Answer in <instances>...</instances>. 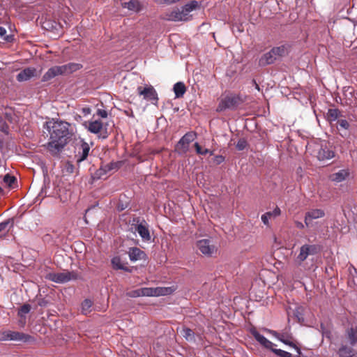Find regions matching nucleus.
Returning <instances> with one entry per match:
<instances>
[{"mask_svg": "<svg viewBox=\"0 0 357 357\" xmlns=\"http://www.w3.org/2000/svg\"><path fill=\"white\" fill-rule=\"evenodd\" d=\"M90 149V146L87 142L84 140H81L79 142L76 147L75 157L77 162H81L86 159L89 155Z\"/></svg>", "mask_w": 357, "mask_h": 357, "instance_id": "nucleus-8", "label": "nucleus"}, {"mask_svg": "<svg viewBox=\"0 0 357 357\" xmlns=\"http://www.w3.org/2000/svg\"><path fill=\"white\" fill-rule=\"evenodd\" d=\"M338 123H339V126L340 128H342V129H344V130H348L349 128V122L345 120V119H341L338 121Z\"/></svg>", "mask_w": 357, "mask_h": 357, "instance_id": "nucleus-43", "label": "nucleus"}, {"mask_svg": "<svg viewBox=\"0 0 357 357\" xmlns=\"http://www.w3.org/2000/svg\"><path fill=\"white\" fill-rule=\"evenodd\" d=\"M325 215V212L322 209H312L307 211L305 215V224L307 227L314 226V220L323 218Z\"/></svg>", "mask_w": 357, "mask_h": 357, "instance_id": "nucleus-10", "label": "nucleus"}, {"mask_svg": "<svg viewBox=\"0 0 357 357\" xmlns=\"http://www.w3.org/2000/svg\"><path fill=\"white\" fill-rule=\"evenodd\" d=\"M351 268L354 269V271L356 272V268H354V266H351Z\"/></svg>", "mask_w": 357, "mask_h": 357, "instance_id": "nucleus-57", "label": "nucleus"}, {"mask_svg": "<svg viewBox=\"0 0 357 357\" xmlns=\"http://www.w3.org/2000/svg\"><path fill=\"white\" fill-rule=\"evenodd\" d=\"M92 307V301L89 299H86L82 304V310L83 313L86 314L90 308Z\"/></svg>", "mask_w": 357, "mask_h": 357, "instance_id": "nucleus-36", "label": "nucleus"}, {"mask_svg": "<svg viewBox=\"0 0 357 357\" xmlns=\"http://www.w3.org/2000/svg\"><path fill=\"white\" fill-rule=\"evenodd\" d=\"M102 123L100 121H92L88 123L87 129L89 132L98 134L102 129Z\"/></svg>", "mask_w": 357, "mask_h": 357, "instance_id": "nucleus-24", "label": "nucleus"}, {"mask_svg": "<svg viewBox=\"0 0 357 357\" xmlns=\"http://www.w3.org/2000/svg\"><path fill=\"white\" fill-rule=\"evenodd\" d=\"M335 156L334 151L326 146L321 147L318 152L317 158L319 160H325L333 158Z\"/></svg>", "mask_w": 357, "mask_h": 357, "instance_id": "nucleus-21", "label": "nucleus"}, {"mask_svg": "<svg viewBox=\"0 0 357 357\" xmlns=\"http://www.w3.org/2000/svg\"><path fill=\"white\" fill-rule=\"evenodd\" d=\"M199 6L197 1H192L185 6L171 11L167 15V19L171 21H188L190 20V13L195 10Z\"/></svg>", "mask_w": 357, "mask_h": 357, "instance_id": "nucleus-2", "label": "nucleus"}, {"mask_svg": "<svg viewBox=\"0 0 357 357\" xmlns=\"http://www.w3.org/2000/svg\"><path fill=\"white\" fill-rule=\"evenodd\" d=\"M280 209L278 207H276L273 211L267 212L268 213H270V217L275 218L280 214Z\"/></svg>", "mask_w": 357, "mask_h": 357, "instance_id": "nucleus-45", "label": "nucleus"}, {"mask_svg": "<svg viewBox=\"0 0 357 357\" xmlns=\"http://www.w3.org/2000/svg\"><path fill=\"white\" fill-rule=\"evenodd\" d=\"M272 351L280 357H291V353L282 349H273Z\"/></svg>", "mask_w": 357, "mask_h": 357, "instance_id": "nucleus-37", "label": "nucleus"}, {"mask_svg": "<svg viewBox=\"0 0 357 357\" xmlns=\"http://www.w3.org/2000/svg\"><path fill=\"white\" fill-rule=\"evenodd\" d=\"M172 0H155V2L158 4H172Z\"/></svg>", "mask_w": 357, "mask_h": 357, "instance_id": "nucleus-47", "label": "nucleus"}, {"mask_svg": "<svg viewBox=\"0 0 357 357\" xmlns=\"http://www.w3.org/2000/svg\"><path fill=\"white\" fill-rule=\"evenodd\" d=\"M195 148L196 152L199 155H206L207 153H209L211 155H212L213 154V151H210L208 149H202L197 142L195 144Z\"/></svg>", "mask_w": 357, "mask_h": 357, "instance_id": "nucleus-35", "label": "nucleus"}, {"mask_svg": "<svg viewBox=\"0 0 357 357\" xmlns=\"http://www.w3.org/2000/svg\"><path fill=\"white\" fill-rule=\"evenodd\" d=\"M176 98L182 97L186 91V88L183 82H178L174 85L173 88Z\"/></svg>", "mask_w": 357, "mask_h": 357, "instance_id": "nucleus-27", "label": "nucleus"}, {"mask_svg": "<svg viewBox=\"0 0 357 357\" xmlns=\"http://www.w3.org/2000/svg\"><path fill=\"white\" fill-rule=\"evenodd\" d=\"M82 112L84 115H87L91 113V109L89 108H83Z\"/></svg>", "mask_w": 357, "mask_h": 357, "instance_id": "nucleus-50", "label": "nucleus"}, {"mask_svg": "<svg viewBox=\"0 0 357 357\" xmlns=\"http://www.w3.org/2000/svg\"><path fill=\"white\" fill-rule=\"evenodd\" d=\"M180 330L181 334L182 336L188 342H195V333L188 328L182 327L181 328H178V331Z\"/></svg>", "mask_w": 357, "mask_h": 357, "instance_id": "nucleus-25", "label": "nucleus"}, {"mask_svg": "<svg viewBox=\"0 0 357 357\" xmlns=\"http://www.w3.org/2000/svg\"><path fill=\"white\" fill-rule=\"evenodd\" d=\"M112 265L114 269L131 272V269L126 266V264L119 257H114L112 259Z\"/></svg>", "mask_w": 357, "mask_h": 357, "instance_id": "nucleus-20", "label": "nucleus"}, {"mask_svg": "<svg viewBox=\"0 0 357 357\" xmlns=\"http://www.w3.org/2000/svg\"><path fill=\"white\" fill-rule=\"evenodd\" d=\"M340 135H341V136H344V135H347V133H346V132H345L344 134L341 133Z\"/></svg>", "mask_w": 357, "mask_h": 357, "instance_id": "nucleus-54", "label": "nucleus"}, {"mask_svg": "<svg viewBox=\"0 0 357 357\" xmlns=\"http://www.w3.org/2000/svg\"><path fill=\"white\" fill-rule=\"evenodd\" d=\"M295 225H296V227L298 229H303L305 227V226H306L305 224H303L299 221H296Z\"/></svg>", "mask_w": 357, "mask_h": 357, "instance_id": "nucleus-48", "label": "nucleus"}, {"mask_svg": "<svg viewBox=\"0 0 357 357\" xmlns=\"http://www.w3.org/2000/svg\"><path fill=\"white\" fill-rule=\"evenodd\" d=\"M98 114L102 118L107 116V112L105 110H98Z\"/></svg>", "mask_w": 357, "mask_h": 357, "instance_id": "nucleus-49", "label": "nucleus"}, {"mask_svg": "<svg viewBox=\"0 0 357 357\" xmlns=\"http://www.w3.org/2000/svg\"><path fill=\"white\" fill-rule=\"evenodd\" d=\"M349 175L348 169H341L331 175V179L333 181L340 183L344 181Z\"/></svg>", "mask_w": 357, "mask_h": 357, "instance_id": "nucleus-22", "label": "nucleus"}, {"mask_svg": "<svg viewBox=\"0 0 357 357\" xmlns=\"http://www.w3.org/2000/svg\"><path fill=\"white\" fill-rule=\"evenodd\" d=\"M31 310V306L29 304L23 305L18 311V316L20 317V322L22 325L25 323V315Z\"/></svg>", "mask_w": 357, "mask_h": 357, "instance_id": "nucleus-28", "label": "nucleus"}, {"mask_svg": "<svg viewBox=\"0 0 357 357\" xmlns=\"http://www.w3.org/2000/svg\"><path fill=\"white\" fill-rule=\"evenodd\" d=\"M0 130L5 133L8 132V127L1 117H0Z\"/></svg>", "mask_w": 357, "mask_h": 357, "instance_id": "nucleus-42", "label": "nucleus"}, {"mask_svg": "<svg viewBox=\"0 0 357 357\" xmlns=\"http://www.w3.org/2000/svg\"><path fill=\"white\" fill-rule=\"evenodd\" d=\"M63 75L76 72L82 68V65L78 63H68L61 66Z\"/></svg>", "mask_w": 357, "mask_h": 357, "instance_id": "nucleus-19", "label": "nucleus"}, {"mask_svg": "<svg viewBox=\"0 0 357 357\" xmlns=\"http://www.w3.org/2000/svg\"><path fill=\"white\" fill-rule=\"evenodd\" d=\"M47 278L56 283H64L75 278V277L73 273L66 271L56 273H50L47 276Z\"/></svg>", "mask_w": 357, "mask_h": 357, "instance_id": "nucleus-9", "label": "nucleus"}, {"mask_svg": "<svg viewBox=\"0 0 357 357\" xmlns=\"http://www.w3.org/2000/svg\"><path fill=\"white\" fill-rule=\"evenodd\" d=\"M279 340L283 342L284 344L294 348L298 355L301 354V349L298 347L296 344H294L292 342H291L289 340H288V338L286 337L284 334H282V336Z\"/></svg>", "mask_w": 357, "mask_h": 357, "instance_id": "nucleus-32", "label": "nucleus"}, {"mask_svg": "<svg viewBox=\"0 0 357 357\" xmlns=\"http://www.w3.org/2000/svg\"><path fill=\"white\" fill-rule=\"evenodd\" d=\"M137 223L135 231H137L143 241H149L151 239V235L146 221L142 220L139 222L137 220Z\"/></svg>", "mask_w": 357, "mask_h": 357, "instance_id": "nucleus-12", "label": "nucleus"}, {"mask_svg": "<svg viewBox=\"0 0 357 357\" xmlns=\"http://www.w3.org/2000/svg\"><path fill=\"white\" fill-rule=\"evenodd\" d=\"M172 292L171 287H144L131 291L128 293V295L130 297L159 296L168 295Z\"/></svg>", "mask_w": 357, "mask_h": 357, "instance_id": "nucleus-3", "label": "nucleus"}, {"mask_svg": "<svg viewBox=\"0 0 357 357\" xmlns=\"http://www.w3.org/2000/svg\"><path fill=\"white\" fill-rule=\"evenodd\" d=\"M58 75H63L61 66H55L50 68L43 76L42 81L47 82Z\"/></svg>", "mask_w": 357, "mask_h": 357, "instance_id": "nucleus-15", "label": "nucleus"}, {"mask_svg": "<svg viewBox=\"0 0 357 357\" xmlns=\"http://www.w3.org/2000/svg\"><path fill=\"white\" fill-rule=\"evenodd\" d=\"M318 248L316 245L305 244L300 248L299 253L296 257V261L301 264L310 255H313L317 253Z\"/></svg>", "mask_w": 357, "mask_h": 357, "instance_id": "nucleus-7", "label": "nucleus"}, {"mask_svg": "<svg viewBox=\"0 0 357 357\" xmlns=\"http://www.w3.org/2000/svg\"><path fill=\"white\" fill-rule=\"evenodd\" d=\"M270 218H271V217H270V213H265L261 217V221L266 226H268V220Z\"/></svg>", "mask_w": 357, "mask_h": 357, "instance_id": "nucleus-44", "label": "nucleus"}, {"mask_svg": "<svg viewBox=\"0 0 357 357\" xmlns=\"http://www.w3.org/2000/svg\"><path fill=\"white\" fill-rule=\"evenodd\" d=\"M2 146V142L0 140V148Z\"/></svg>", "mask_w": 357, "mask_h": 357, "instance_id": "nucleus-55", "label": "nucleus"}, {"mask_svg": "<svg viewBox=\"0 0 357 357\" xmlns=\"http://www.w3.org/2000/svg\"><path fill=\"white\" fill-rule=\"evenodd\" d=\"M15 178L13 176H10L9 174H6L3 177V182L8 186L12 187L13 184L15 181Z\"/></svg>", "mask_w": 357, "mask_h": 357, "instance_id": "nucleus-38", "label": "nucleus"}, {"mask_svg": "<svg viewBox=\"0 0 357 357\" xmlns=\"http://www.w3.org/2000/svg\"><path fill=\"white\" fill-rule=\"evenodd\" d=\"M43 127L50 133L47 149L53 155L57 154L67 144L70 138V124L62 121H50L45 122Z\"/></svg>", "mask_w": 357, "mask_h": 357, "instance_id": "nucleus-1", "label": "nucleus"}, {"mask_svg": "<svg viewBox=\"0 0 357 357\" xmlns=\"http://www.w3.org/2000/svg\"><path fill=\"white\" fill-rule=\"evenodd\" d=\"M6 32L7 31L5 28L0 26V38L6 42L13 41L14 39L13 36L11 34L7 35Z\"/></svg>", "mask_w": 357, "mask_h": 357, "instance_id": "nucleus-33", "label": "nucleus"}, {"mask_svg": "<svg viewBox=\"0 0 357 357\" xmlns=\"http://www.w3.org/2000/svg\"><path fill=\"white\" fill-rule=\"evenodd\" d=\"M216 158H217V159H218V163H220V162H221L222 161H223V158H222V156H220H220H217Z\"/></svg>", "mask_w": 357, "mask_h": 357, "instance_id": "nucleus-53", "label": "nucleus"}, {"mask_svg": "<svg viewBox=\"0 0 357 357\" xmlns=\"http://www.w3.org/2000/svg\"><path fill=\"white\" fill-rule=\"evenodd\" d=\"M137 91L140 96H143L144 98L147 100H158L157 93L155 89L152 86L144 87L139 86Z\"/></svg>", "mask_w": 357, "mask_h": 357, "instance_id": "nucleus-13", "label": "nucleus"}, {"mask_svg": "<svg viewBox=\"0 0 357 357\" xmlns=\"http://www.w3.org/2000/svg\"><path fill=\"white\" fill-rule=\"evenodd\" d=\"M241 102V98L236 95H229L222 98L217 107V112L225 109H235Z\"/></svg>", "mask_w": 357, "mask_h": 357, "instance_id": "nucleus-4", "label": "nucleus"}, {"mask_svg": "<svg viewBox=\"0 0 357 357\" xmlns=\"http://www.w3.org/2000/svg\"><path fill=\"white\" fill-rule=\"evenodd\" d=\"M248 145V143L245 139H240L236 144V149L238 151L244 150Z\"/></svg>", "mask_w": 357, "mask_h": 357, "instance_id": "nucleus-39", "label": "nucleus"}, {"mask_svg": "<svg viewBox=\"0 0 357 357\" xmlns=\"http://www.w3.org/2000/svg\"><path fill=\"white\" fill-rule=\"evenodd\" d=\"M252 83L253 84L255 85V89L257 90V91H259V85L256 83V82L255 80L252 81Z\"/></svg>", "mask_w": 357, "mask_h": 357, "instance_id": "nucleus-52", "label": "nucleus"}, {"mask_svg": "<svg viewBox=\"0 0 357 357\" xmlns=\"http://www.w3.org/2000/svg\"><path fill=\"white\" fill-rule=\"evenodd\" d=\"M3 192V190L2 188L0 187V192Z\"/></svg>", "mask_w": 357, "mask_h": 357, "instance_id": "nucleus-56", "label": "nucleus"}, {"mask_svg": "<svg viewBox=\"0 0 357 357\" xmlns=\"http://www.w3.org/2000/svg\"><path fill=\"white\" fill-rule=\"evenodd\" d=\"M321 330L322 335L324 337H325L326 338H331L330 331L328 329H327L323 324H321Z\"/></svg>", "mask_w": 357, "mask_h": 357, "instance_id": "nucleus-41", "label": "nucleus"}, {"mask_svg": "<svg viewBox=\"0 0 357 357\" xmlns=\"http://www.w3.org/2000/svg\"><path fill=\"white\" fill-rule=\"evenodd\" d=\"M340 115V112L337 109H329L327 112V117L329 121H336Z\"/></svg>", "mask_w": 357, "mask_h": 357, "instance_id": "nucleus-31", "label": "nucleus"}, {"mask_svg": "<svg viewBox=\"0 0 357 357\" xmlns=\"http://www.w3.org/2000/svg\"><path fill=\"white\" fill-rule=\"evenodd\" d=\"M121 6L124 8H127L128 10L139 13L142 10V4L139 0H130L128 1H124L121 3Z\"/></svg>", "mask_w": 357, "mask_h": 357, "instance_id": "nucleus-16", "label": "nucleus"}, {"mask_svg": "<svg viewBox=\"0 0 357 357\" xmlns=\"http://www.w3.org/2000/svg\"><path fill=\"white\" fill-rule=\"evenodd\" d=\"M287 52V49L284 45H281L280 47H273L272 49V53L274 54L276 59H278L281 56H284Z\"/></svg>", "mask_w": 357, "mask_h": 357, "instance_id": "nucleus-30", "label": "nucleus"}, {"mask_svg": "<svg viewBox=\"0 0 357 357\" xmlns=\"http://www.w3.org/2000/svg\"><path fill=\"white\" fill-rule=\"evenodd\" d=\"M196 133L189 132L185 134L178 142L176 149L180 153H185L189 149L190 144L195 140Z\"/></svg>", "mask_w": 357, "mask_h": 357, "instance_id": "nucleus-6", "label": "nucleus"}, {"mask_svg": "<svg viewBox=\"0 0 357 357\" xmlns=\"http://www.w3.org/2000/svg\"><path fill=\"white\" fill-rule=\"evenodd\" d=\"M347 335L351 345H354L357 343V325L347 331Z\"/></svg>", "mask_w": 357, "mask_h": 357, "instance_id": "nucleus-29", "label": "nucleus"}, {"mask_svg": "<svg viewBox=\"0 0 357 357\" xmlns=\"http://www.w3.org/2000/svg\"><path fill=\"white\" fill-rule=\"evenodd\" d=\"M251 334L255 339L264 347L273 351V347L276 346L274 343L266 338L263 335L260 334L256 329L250 331Z\"/></svg>", "mask_w": 357, "mask_h": 357, "instance_id": "nucleus-11", "label": "nucleus"}, {"mask_svg": "<svg viewBox=\"0 0 357 357\" xmlns=\"http://www.w3.org/2000/svg\"><path fill=\"white\" fill-rule=\"evenodd\" d=\"M198 250L206 257H212L217 252V247L210 239H202L196 243Z\"/></svg>", "mask_w": 357, "mask_h": 357, "instance_id": "nucleus-5", "label": "nucleus"}, {"mask_svg": "<svg viewBox=\"0 0 357 357\" xmlns=\"http://www.w3.org/2000/svg\"><path fill=\"white\" fill-rule=\"evenodd\" d=\"M67 169H68V172H73V166L72 165H68V167H67Z\"/></svg>", "mask_w": 357, "mask_h": 357, "instance_id": "nucleus-51", "label": "nucleus"}, {"mask_svg": "<svg viewBox=\"0 0 357 357\" xmlns=\"http://www.w3.org/2000/svg\"><path fill=\"white\" fill-rule=\"evenodd\" d=\"M128 256L131 261H136L144 259L146 254L139 248L134 247L129 249Z\"/></svg>", "mask_w": 357, "mask_h": 357, "instance_id": "nucleus-18", "label": "nucleus"}, {"mask_svg": "<svg viewBox=\"0 0 357 357\" xmlns=\"http://www.w3.org/2000/svg\"><path fill=\"white\" fill-rule=\"evenodd\" d=\"M36 74V69L33 68H26L20 71L17 75V80L18 82H24L34 77Z\"/></svg>", "mask_w": 357, "mask_h": 357, "instance_id": "nucleus-17", "label": "nucleus"}, {"mask_svg": "<svg viewBox=\"0 0 357 357\" xmlns=\"http://www.w3.org/2000/svg\"><path fill=\"white\" fill-rule=\"evenodd\" d=\"M10 340L29 342L34 341V338L32 336L24 333L10 331Z\"/></svg>", "mask_w": 357, "mask_h": 357, "instance_id": "nucleus-14", "label": "nucleus"}, {"mask_svg": "<svg viewBox=\"0 0 357 357\" xmlns=\"http://www.w3.org/2000/svg\"><path fill=\"white\" fill-rule=\"evenodd\" d=\"M301 307L296 306L294 309L291 307L289 308L287 313L289 314L291 312L294 316H295L298 320L302 318Z\"/></svg>", "mask_w": 357, "mask_h": 357, "instance_id": "nucleus-34", "label": "nucleus"}, {"mask_svg": "<svg viewBox=\"0 0 357 357\" xmlns=\"http://www.w3.org/2000/svg\"><path fill=\"white\" fill-rule=\"evenodd\" d=\"M276 57L273 53H272V50L264 54L261 59H259V64L261 66H266L268 64H271L274 63L276 60Z\"/></svg>", "mask_w": 357, "mask_h": 357, "instance_id": "nucleus-23", "label": "nucleus"}, {"mask_svg": "<svg viewBox=\"0 0 357 357\" xmlns=\"http://www.w3.org/2000/svg\"><path fill=\"white\" fill-rule=\"evenodd\" d=\"M340 357H353L355 355V351L347 346L343 345L338 350Z\"/></svg>", "mask_w": 357, "mask_h": 357, "instance_id": "nucleus-26", "label": "nucleus"}, {"mask_svg": "<svg viewBox=\"0 0 357 357\" xmlns=\"http://www.w3.org/2000/svg\"><path fill=\"white\" fill-rule=\"evenodd\" d=\"M1 341H8L10 340V331H3L0 333Z\"/></svg>", "mask_w": 357, "mask_h": 357, "instance_id": "nucleus-40", "label": "nucleus"}, {"mask_svg": "<svg viewBox=\"0 0 357 357\" xmlns=\"http://www.w3.org/2000/svg\"><path fill=\"white\" fill-rule=\"evenodd\" d=\"M265 331H266L267 333L271 334L273 336L276 337L278 340L280 339V337L282 336V334L278 333L275 331H272V330H270V329H265Z\"/></svg>", "mask_w": 357, "mask_h": 357, "instance_id": "nucleus-46", "label": "nucleus"}]
</instances>
